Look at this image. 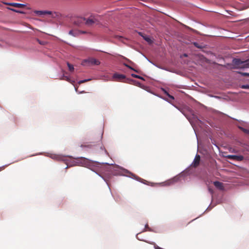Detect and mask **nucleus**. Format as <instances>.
Listing matches in <instances>:
<instances>
[{
  "label": "nucleus",
  "mask_w": 249,
  "mask_h": 249,
  "mask_svg": "<svg viewBox=\"0 0 249 249\" xmlns=\"http://www.w3.org/2000/svg\"><path fill=\"white\" fill-rule=\"evenodd\" d=\"M232 63L235 66L238 67L243 68H249V60L242 61L240 59L234 58L232 61Z\"/></svg>",
  "instance_id": "obj_1"
},
{
  "label": "nucleus",
  "mask_w": 249,
  "mask_h": 249,
  "mask_svg": "<svg viewBox=\"0 0 249 249\" xmlns=\"http://www.w3.org/2000/svg\"><path fill=\"white\" fill-rule=\"evenodd\" d=\"M113 78L116 81L121 82H125L126 80L125 76L124 74L114 73L113 75Z\"/></svg>",
  "instance_id": "obj_2"
},
{
  "label": "nucleus",
  "mask_w": 249,
  "mask_h": 249,
  "mask_svg": "<svg viewBox=\"0 0 249 249\" xmlns=\"http://www.w3.org/2000/svg\"><path fill=\"white\" fill-rule=\"evenodd\" d=\"M83 63H88L89 65H99L100 62L99 60L94 58H89L86 59L83 61Z\"/></svg>",
  "instance_id": "obj_3"
},
{
  "label": "nucleus",
  "mask_w": 249,
  "mask_h": 249,
  "mask_svg": "<svg viewBox=\"0 0 249 249\" xmlns=\"http://www.w3.org/2000/svg\"><path fill=\"white\" fill-rule=\"evenodd\" d=\"M98 21L94 18L90 17L89 18H85V24L88 26H91L95 23H96Z\"/></svg>",
  "instance_id": "obj_4"
},
{
  "label": "nucleus",
  "mask_w": 249,
  "mask_h": 249,
  "mask_svg": "<svg viewBox=\"0 0 249 249\" xmlns=\"http://www.w3.org/2000/svg\"><path fill=\"white\" fill-rule=\"evenodd\" d=\"M85 18H77L74 20V24L77 26H80L85 24Z\"/></svg>",
  "instance_id": "obj_5"
},
{
  "label": "nucleus",
  "mask_w": 249,
  "mask_h": 249,
  "mask_svg": "<svg viewBox=\"0 0 249 249\" xmlns=\"http://www.w3.org/2000/svg\"><path fill=\"white\" fill-rule=\"evenodd\" d=\"M200 161V157L199 155L196 154L195 158V159L191 165L192 166H193V167H195V168L197 167L199 165Z\"/></svg>",
  "instance_id": "obj_6"
},
{
  "label": "nucleus",
  "mask_w": 249,
  "mask_h": 249,
  "mask_svg": "<svg viewBox=\"0 0 249 249\" xmlns=\"http://www.w3.org/2000/svg\"><path fill=\"white\" fill-rule=\"evenodd\" d=\"M227 158L236 161H242L244 159V157L242 155H229Z\"/></svg>",
  "instance_id": "obj_7"
},
{
  "label": "nucleus",
  "mask_w": 249,
  "mask_h": 249,
  "mask_svg": "<svg viewBox=\"0 0 249 249\" xmlns=\"http://www.w3.org/2000/svg\"><path fill=\"white\" fill-rule=\"evenodd\" d=\"M217 203H209V205L207 207V208H206V209L205 210V211L201 214H200L198 217H200L203 214H204V213H208L209 212V211H210L211 210H212V209H213L215 206H216V204ZM197 218L193 219V220H192V221H194L195 220H196V219H197Z\"/></svg>",
  "instance_id": "obj_8"
},
{
  "label": "nucleus",
  "mask_w": 249,
  "mask_h": 249,
  "mask_svg": "<svg viewBox=\"0 0 249 249\" xmlns=\"http://www.w3.org/2000/svg\"><path fill=\"white\" fill-rule=\"evenodd\" d=\"M35 13L37 15H51L52 12L49 11H35Z\"/></svg>",
  "instance_id": "obj_9"
},
{
  "label": "nucleus",
  "mask_w": 249,
  "mask_h": 249,
  "mask_svg": "<svg viewBox=\"0 0 249 249\" xmlns=\"http://www.w3.org/2000/svg\"><path fill=\"white\" fill-rule=\"evenodd\" d=\"M79 160L82 166H87L89 164V160L86 158L82 157L79 159Z\"/></svg>",
  "instance_id": "obj_10"
},
{
  "label": "nucleus",
  "mask_w": 249,
  "mask_h": 249,
  "mask_svg": "<svg viewBox=\"0 0 249 249\" xmlns=\"http://www.w3.org/2000/svg\"><path fill=\"white\" fill-rule=\"evenodd\" d=\"M213 184H214V185L216 188H217L220 190L223 189V183L222 182L216 181H214L213 182Z\"/></svg>",
  "instance_id": "obj_11"
},
{
  "label": "nucleus",
  "mask_w": 249,
  "mask_h": 249,
  "mask_svg": "<svg viewBox=\"0 0 249 249\" xmlns=\"http://www.w3.org/2000/svg\"><path fill=\"white\" fill-rule=\"evenodd\" d=\"M8 4L9 5L14 6L15 7H17V8H22L25 6L24 4L18 3H8Z\"/></svg>",
  "instance_id": "obj_12"
},
{
  "label": "nucleus",
  "mask_w": 249,
  "mask_h": 249,
  "mask_svg": "<svg viewBox=\"0 0 249 249\" xmlns=\"http://www.w3.org/2000/svg\"><path fill=\"white\" fill-rule=\"evenodd\" d=\"M139 234H140V233H137V234H136V238L138 240H139V241H142L145 242H146V243H149V244H154V242H149V241H147V240H143V239H141V238H140V237H139V236H138V235H139Z\"/></svg>",
  "instance_id": "obj_13"
},
{
  "label": "nucleus",
  "mask_w": 249,
  "mask_h": 249,
  "mask_svg": "<svg viewBox=\"0 0 249 249\" xmlns=\"http://www.w3.org/2000/svg\"><path fill=\"white\" fill-rule=\"evenodd\" d=\"M67 65L69 68V70L70 71L72 72L74 71V69L73 65H71L69 62L67 63Z\"/></svg>",
  "instance_id": "obj_14"
},
{
  "label": "nucleus",
  "mask_w": 249,
  "mask_h": 249,
  "mask_svg": "<svg viewBox=\"0 0 249 249\" xmlns=\"http://www.w3.org/2000/svg\"><path fill=\"white\" fill-rule=\"evenodd\" d=\"M69 34L71 36H75L78 35V32L76 31H74L73 30H71L69 31Z\"/></svg>",
  "instance_id": "obj_15"
},
{
  "label": "nucleus",
  "mask_w": 249,
  "mask_h": 249,
  "mask_svg": "<svg viewBox=\"0 0 249 249\" xmlns=\"http://www.w3.org/2000/svg\"><path fill=\"white\" fill-rule=\"evenodd\" d=\"M131 76L132 77H135V78H138V79H142V80H144V78L142 77L141 76H139L138 75H136L135 74L132 73V74H131Z\"/></svg>",
  "instance_id": "obj_16"
},
{
  "label": "nucleus",
  "mask_w": 249,
  "mask_h": 249,
  "mask_svg": "<svg viewBox=\"0 0 249 249\" xmlns=\"http://www.w3.org/2000/svg\"><path fill=\"white\" fill-rule=\"evenodd\" d=\"M239 128L244 133L249 134V130L245 129L242 127H239Z\"/></svg>",
  "instance_id": "obj_17"
},
{
  "label": "nucleus",
  "mask_w": 249,
  "mask_h": 249,
  "mask_svg": "<svg viewBox=\"0 0 249 249\" xmlns=\"http://www.w3.org/2000/svg\"><path fill=\"white\" fill-rule=\"evenodd\" d=\"M124 65L125 66H126V67L128 68L129 69H131V70H133V71H136V72H138V71L137 70H135V69L133 68L132 67H131V66H130L129 65H127V64H125V63H124Z\"/></svg>",
  "instance_id": "obj_18"
},
{
  "label": "nucleus",
  "mask_w": 249,
  "mask_h": 249,
  "mask_svg": "<svg viewBox=\"0 0 249 249\" xmlns=\"http://www.w3.org/2000/svg\"><path fill=\"white\" fill-rule=\"evenodd\" d=\"M124 65L125 66H126V67L128 68L129 69H131V70H133V71H136V72H138V71L137 70H135V69L133 68L132 67H131V66H130L129 65H127V64H125V63H124Z\"/></svg>",
  "instance_id": "obj_19"
},
{
  "label": "nucleus",
  "mask_w": 249,
  "mask_h": 249,
  "mask_svg": "<svg viewBox=\"0 0 249 249\" xmlns=\"http://www.w3.org/2000/svg\"><path fill=\"white\" fill-rule=\"evenodd\" d=\"M53 158H55L59 160H64V158L60 156H54Z\"/></svg>",
  "instance_id": "obj_20"
},
{
  "label": "nucleus",
  "mask_w": 249,
  "mask_h": 249,
  "mask_svg": "<svg viewBox=\"0 0 249 249\" xmlns=\"http://www.w3.org/2000/svg\"><path fill=\"white\" fill-rule=\"evenodd\" d=\"M144 39L147 41L148 42V43H152V40L149 38V37H144Z\"/></svg>",
  "instance_id": "obj_21"
},
{
  "label": "nucleus",
  "mask_w": 249,
  "mask_h": 249,
  "mask_svg": "<svg viewBox=\"0 0 249 249\" xmlns=\"http://www.w3.org/2000/svg\"><path fill=\"white\" fill-rule=\"evenodd\" d=\"M241 88L242 89H249V85H243L241 86Z\"/></svg>",
  "instance_id": "obj_22"
},
{
  "label": "nucleus",
  "mask_w": 249,
  "mask_h": 249,
  "mask_svg": "<svg viewBox=\"0 0 249 249\" xmlns=\"http://www.w3.org/2000/svg\"><path fill=\"white\" fill-rule=\"evenodd\" d=\"M89 80H90V79H86V80H81V81H80L79 82V84H81V83H85V82H87V81H89Z\"/></svg>",
  "instance_id": "obj_23"
},
{
  "label": "nucleus",
  "mask_w": 249,
  "mask_h": 249,
  "mask_svg": "<svg viewBox=\"0 0 249 249\" xmlns=\"http://www.w3.org/2000/svg\"><path fill=\"white\" fill-rule=\"evenodd\" d=\"M241 75H243V76H248L249 77V73H247V72H242L241 73Z\"/></svg>",
  "instance_id": "obj_24"
},
{
  "label": "nucleus",
  "mask_w": 249,
  "mask_h": 249,
  "mask_svg": "<svg viewBox=\"0 0 249 249\" xmlns=\"http://www.w3.org/2000/svg\"><path fill=\"white\" fill-rule=\"evenodd\" d=\"M194 45H195L196 47H197V48H201V46H200V45H199L198 43H196V42H195V43H194Z\"/></svg>",
  "instance_id": "obj_25"
},
{
  "label": "nucleus",
  "mask_w": 249,
  "mask_h": 249,
  "mask_svg": "<svg viewBox=\"0 0 249 249\" xmlns=\"http://www.w3.org/2000/svg\"><path fill=\"white\" fill-rule=\"evenodd\" d=\"M166 94L172 100H173L174 99V98L173 96L170 95L169 93H168L167 92H166Z\"/></svg>",
  "instance_id": "obj_26"
},
{
  "label": "nucleus",
  "mask_w": 249,
  "mask_h": 249,
  "mask_svg": "<svg viewBox=\"0 0 249 249\" xmlns=\"http://www.w3.org/2000/svg\"><path fill=\"white\" fill-rule=\"evenodd\" d=\"M146 230L147 231H153L154 232V231L149 227H148L147 229H146Z\"/></svg>",
  "instance_id": "obj_27"
},
{
  "label": "nucleus",
  "mask_w": 249,
  "mask_h": 249,
  "mask_svg": "<svg viewBox=\"0 0 249 249\" xmlns=\"http://www.w3.org/2000/svg\"><path fill=\"white\" fill-rule=\"evenodd\" d=\"M11 10L15 11V12H18V13H22L23 12L20 11H18V10H15V9H11Z\"/></svg>",
  "instance_id": "obj_28"
},
{
  "label": "nucleus",
  "mask_w": 249,
  "mask_h": 249,
  "mask_svg": "<svg viewBox=\"0 0 249 249\" xmlns=\"http://www.w3.org/2000/svg\"><path fill=\"white\" fill-rule=\"evenodd\" d=\"M147 231L146 229H145V228H144L142 230V231L141 232H140L139 233H141V232H145V231Z\"/></svg>",
  "instance_id": "obj_29"
},
{
  "label": "nucleus",
  "mask_w": 249,
  "mask_h": 249,
  "mask_svg": "<svg viewBox=\"0 0 249 249\" xmlns=\"http://www.w3.org/2000/svg\"><path fill=\"white\" fill-rule=\"evenodd\" d=\"M148 227H149V226H148V223H146V224L144 225V228L147 229Z\"/></svg>",
  "instance_id": "obj_30"
},
{
  "label": "nucleus",
  "mask_w": 249,
  "mask_h": 249,
  "mask_svg": "<svg viewBox=\"0 0 249 249\" xmlns=\"http://www.w3.org/2000/svg\"><path fill=\"white\" fill-rule=\"evenodd\" d=\"M135 85H138L140 84V83L139 82H136V81H135Z\"/></svg>",
  "instance_id": "obj_31"
},
{
  "label": "nucleus",
  "mask_w": 249,
  "mask_h": 249,
  "mask_svg": "<svg viewBox=\"0 0 249 249\" xmlns=\"http://www.w3.org/2000/svg\"><path fill=\"white\" fill-rule=\"evenodd\" d=\"M80 33L82 34H86L87 32L86 31H80Z\"/></svg>",
  "instance_id": "obj_32"
},
{
  "label": "nucleus",
  "mask_w": 249,
  "mask_h": 249,
  "mask_svg": "<svg viewBox=\"0 0 249 249\" xmlns=\"http://www.w3.org/2000/svg\"><path fill=\"white\" fill-rule=\"evenodd\" d=\"M107 168H110V167H108V164L106 165Z\"/></svg>",
  "instance_id": "obj_33"
},
{
  "label": "nucleus",
  "mask_w": 249,
  "mask_h": 249,
  "mask_svg": "<svg viewBox=\"0 0 249 249\" xmlns=\"http://www.w3.org/2000/svg\"><path fill=\"white\" fill-rule=\"evenodd\" d=\"M38 41L39 42V43L40 44H41V42H40L39 40H38Z\"/></svg>",
  "instance_id": "obj_34"
}]
</instances>
